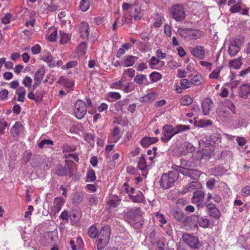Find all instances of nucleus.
I'll list each match as a JSON object with an SVG mask.
<instances>
[{
	"label": "nucleus",
	"mask_w": 250,
	"mask_h": 250,
	"mask_svg": "<svg viewBox=\"0 0 250 250\" xmlns=\"http://www.w3.org/2000/svg\"><path fill=\"white\" fill-rule=\"evenodd\" d=\"M189 129V126L186 125H177L175 127H173L171 125H165L163 128L164 135L161 137V140L164 142H167L174 135Z\"/></svg>",
	"instance_id": "obj_1"
},
{
	"label": "nucleus",
	"mask_w": 250,
	"mask_h": 250,
	"mask_svg": "<svg viewBox=\"0 0 250 250\" xmlns=\"http://www.w3.org/2000/svg\"><path fill=\"white\" fill-rule=\"evenodd\" d=\"M178 179V173L169 171L167 174L164 173L161 178L160 185L165 189H168L172 186Z\"/></svg>",
	"instance_id": "obj_2"
},
{
	"label": "nucleus",
	"mask_w": 250,
	"mask_h": 250,
	"mask_svg": "<svg viewBox=\"0 0 250 250\" xmlns=\"http://www.w3.org/2000/svg\"><path fill=\"white\" fill-rule=\"evenodd\" d=\"M169 13L171 17L177 21H182L186 18V13L183 5L176 4L170 9Z\"/></svg>",
	"instance_id": "obj_3"
},
{
	"label": "nucleus",
	"mask_w": 250,
	"mask_h": 250,
	"mask_svg": "<svg viewBox=\"0 0 250 250\" xmlns=\"http://www.w3.org/2000/svg\"><path fill=\"white\" fill-rule=\"evenodd\" d=\"M177 33L182 38L188 40H196L203 35V32L199 30L182 28H179L177 30Z\"/></svg>",
	"instance_id": "obj_4"
},
{
	"label": "nucleus",
	"mask_w": 250,
	"mask_h": 250,
	"mask_svg": "<svg viewBox=\"0 0 250 250\" xmlns=\"http://www.w3.org/2000/svg\"><path fill=\"white\" fill-rule=\"evenodd\" d=\"M139 213L137 210L131 209L124 214L125 220L136 229H139L142 226V224L138 222Z\"/></svg>",
	"instance_id": "obj_5"
},
{
	"label": "nucleus",
	"mask_w": 250,
	"mask_h": 250,
	"mask_svg": "<svg viewBox=\"0 0 250 250\" xmlns=\"http://www.w3.org/2000/svg\"><path fill=\"white\" fill-rule=\"evenodd\" d=\"M182 238L183 241L191 249H198L202 245L198 238L194 235L185 233L183 234Z\"/></svg>",
	"instance_id": "obj_6"
},
{
	"label": "nucleus",
	"mask_w": 250,
	"mask_h": 250,
	"mask_svg": "<svg viewBox=\"0 0 250 250\" xmlns=\"http://www.w3.org/2000/svg\"><path fill=\"white\" fill-rule=\"evenodd\" d=\"M87 112L86 103L83 100H78L75 104L74 114L79 119H82Z\"/></svg>",
	"instance_id": "obj_7"
},
{
	"label": "nucleus",
	"mask_w": 250,
	"mask_h": 250,
	"mask_svg": "<svg viewBox=\"0 0 250 250\" xmlns=\"http://www.w3.org/2000/svg\"><path fill=\"white\" fill-rule=\"evenodd\" d=\"M205 198L204 192L200 190H195L191 198L192 202L196 204L198 207L201 206Z\"/></svg>",
	"instance_id": "obj_8"
},
{
	"label": "nucleus",
	"mask_w": 250,
	"mask_h": 250,
	"mask_svg": "<svg viewBox=\"0 0 250 250\" xmlns=\"http://www.w3.org/2000/svg\"><path fill=\"white\" fill-rule=\"evenodd\" d=\"M206 207L208 210V214L210 216L216 219H218L220 218L221 212L214 204L209 203L207 204Z\"/></svg>",
	"instance_id": "obj_9"
},
{
	"label": "nucleus",
	"mask_w": 250,
	"mask_h": 250,
	"mask_svg": "<svg viewBox=\"0 0 250 250\" xmlns=\"http://www.w3.org/2000/svg\"><path fill=\"white\" fill-rule=\"evenodd\" d=\"M192 167V163L188 161L185 159H181L180 161V165L177 166L173 165L172 168L175 169L177 172V173L180 172V171L182 170H188L191 169L190 167Z\"/></svg>",
	"instance_id": "obj_10"
},
{
	"label": "nucleus",
	"mask_w": 250,
	"mask_h": 250,
	"mask_svg": "<svg viewBox=\"0 0 250 250\" xmlns=\"http://www.w3.org/2000/svg\"><path fill=\"white\" fill-rule=\"evenodd\" d=\"M190 52L194 56L200 60L203 59L205 56L204 47L200 45L192 48Z\"/></svg>",
	"instance_id": "obj_11"
},
{
	"label": "nucleus",
	"mask_w": 250,
	"mask_h": 250,
	"mask_svg": "<svg viewBox=\"0 0 250 250\" xmlns=\"http://www.w3.org/2000/svg\"><path fill=\"white\" fill-rule=\"evenodd\" d=\"M180 173L195 180L199 178L201 175V172L199 170L192 168L188 170H182L181 171H180Z\"/></svg>",
	"instance_id": "obj_12"
},
{
	"label": "nucleus",
	"mask_w": 250,
	"mask_h": 250,
	"mask_svg": "<svg viewBox=\"0 0 250 250\" xmlns=\"http://www.w3.org/2000/svg\"><path fill=\"white\" fill-rule=\"evenodd\" d=\"M110 236V227L108 226H104L102 228V229L98 236V238H100L103 239H106L108 240H109Z\"/></svg>",
	"instance_id": "obj_13"
},
{
	"label": "nucleus",
	"mask_w": 250,
	"mask_h": 250,
	"mask_svg": "<svg viewBox=\"0 0 250 250\" xmlns=\"http://www.w3.org/2000/svg\"><path fill=\"white\" fill-rule=\"evenodd\" d=\"M120 137V129L119 127L116 126L113 129L112 135L108 138L109 142L116 143Z\"/></svg>",
	"instance_id": "obj_14"
},
{
	"label": "nucleus",
	"mask_w": 250,
	"mask_h": 250,
	"mask_svg": "<svg viewBox=\"0 0 250 250\" xmlns=\"http://www.w3.org/2000/svg\"><path fill=\"white\" fill-rule=\"evenodd\" d=\"M212 102L210 99H207L202 103V112L204 115H208L209 113Z\"/></svg>",
	"instance_id": "obj_15"
},
{
	"label": "nucleus",
	"mask_w": 250,
	"mask_h": 250,
	"mask_svg": "<svg viewBox=\"0 0 250 250\" xmlns=\"http://www.w3.org/2000/svg\"><path fill=\"white\" fill-rule=\"evenodd\" d=\"M158 141L157 137H144L141 142L142 146L144 147H146L152 144L156 143Z\"/></svg>",
	"instance_id": "obj_16"
},
{
	"label": "nucleus",
	"mask_w": 250,
	"mask_h": 250,
	"mask_svg": "<svg viewBox=\"0 0 250 250\" xmlns=\"http://www.w3.org/2000/svg\"><path fill=\"white\" fill-rule=\"evenodd\" d=\"M216 113L218 115L224 120H227L230 117L229 111L225 108H221L217 109Z\"/></svg>",
	"instance_id": "obj_17"
},
{
	"label": "nucleus",
	"mask_w": 250,
	"mask_h": 250,
	"mask_svg": "<svg viewBox=\"0 0 250 250\" xmlns=\"http://www.w3.org/2000/svg\"><path fill=\"white\" fill-rule=\"evenodd\" d=\"M250 93V85L247 84L242 85L239 89V96L242 98L246 97Z\"/></svg>",
	"instance_id": "obj_18"
},
{
	"label": "nucleus",
	"mask_w": 250,
	"mask_h": 250,
	"mask_svg": "<svg viewBox=\"0 0 250 250\" xmlns=\"http://www.w3.org/2000/svg\"><path fill=\"white\" fill-rule=\"evenodd\" d=\"M138 60V57L132 55H128L123 62V65L125 67H129L133 66L136 61Z\"/></svg>",
	"instance_id": "obj_19"
},
{
	"label": "nucleus",
	"mask_w": 250,
	"mask_h": 250,
	"mask_svg": "<svg viewBox=\"0 0 250 250\" xmlns=\"http://www.w3.org/2000/svg\"><path fill=\"white\" fill-rule=\"evenodd\" d=\"M89 25L87 23L83 22L81 23L79 31L81 36L85 38L88 37L89 34Z\"/></svg>",
	"instance_id": "obj_20"
},
{
	"label": "nucleus",
	"mask_w": 250,
	"mask_h": 250,
	"mask_svg": "<svg viewBox=\"0 0 250 250\" xmlns=\"http://www.w3.org/2000/svg\"><path fill=\"white\" fill-rule=\"evenodd\" d=\"M201 187V185L198 181H192L190 184L187 186L186 189L183 190V193H186L187 192L192 191L194 189H199Z\"/></svg>",
	"instance_id": "obj_21"
},
{
	"label": "nucleus",
	"mask_w": 250,
	"mask_h": 250,
	"mask_svg": "<svg viewBox=\"0 0 250 250\" xmlns=\"http://www.w3.org/2000/svg\"><path fill=\"white\" fill-rule=\"evenodd\" d=\"M135 195L129 194L130 199L134 202H142L144 199V196L143 193L140 191H138Z\"/></svg>",
	"instance_id": "obj_22"
},
{
	"label": "nucleus",
	"mask_w": 250,
	"mask_h": 250,
	"mask_svg": "<svg viewBox=\"0 0 250 250\" xmlns=\"http://www.w3.org/2000/svg\"><path fill=\"white\" fill-rule=\"evenodd\" d=\"M196 220H198V215H191L189 217H184L183 220H182L183 223L184 225H192L193 223L192 221L194 222H196Z\"/></svg>",
	"instance_id": "obj_23"
},
{
	"label": "nucleus",
	"mask_w": 250,
	"mask_h": 250,
	"mask_svg": "<svg viewBox=\"0 0 250 250\" xmlns=\"http://www.w3.org/2000/svg\"><path fill=\"white\" fill-rule=\"evenodd\" d=\"M240 48L229 43V46L228 49V53L230 57L235 56L239 52Z\"/></svg>",
	"instance_id": "obj_24"
},
{
	"label": "nucleus",
	"mask_w": 250,
	"mask_h": 250,
	"mask_svg": "<svg viewBox=\"0 0 250 250\" xmlns=\"http://www.w3.org/2000/svg\"><path fill=\"white\" fill-rule=\"evenodd\" d=\"M244 42V38L243 37H239L232 38V39L229 42V43L240 48V47L243 44Z\"/></svg>",
	"instance_id": "obj_25"
},
{
	"label": "nucleus",
	"mask_w": 250,
	"mask_h": 250,
	"mask_svg": "<svg viewBox=\"0 0 250 250\" xmlns=\"http://www.w3.org/2000/svg\"><path fill=\"white\" fill-rule=\"evenodd\" d=\"M242 64V58L239 57L237 59L231 61L229 62V65L231 67L235 69H239Z\"/></svg>",
	"instance_id": "obj_26"
},
{
	"label": "nucleus",
	"mask_w": 250,
	"mask_h": 250,
	"mask_svg": "<svg viewBox=\"0 0 250 250\" xmlns=\"http://www.w3.org/2000/svg\"><path fill=\"white\" fill-rule=\"evenodd\" d=\"M143 15V11L141 10V7L139 6H136L133 13L134 20L136 21L141 19Z\"/></svg>",
	"instance_id": "obj_27"
},
{
	"label": "nucleus",
	"mask_w": 250,
	"mask_h": 250,
	"mask_svg": "<svg viewBox=\"0 0 250 250\" xmlns=\"http://www.w3.org/2000/svg\"><path fill=\"white\" fill-rule=\"evenodd\" d=\"M23 129L22 124L20 122H17L11 129V132L18 135Z\"/></svg>",
	"instance_id": "obj_28"
},
{
	"label": "nucleus",
	"mask_w": 250,
	"mask_h": 250,
	"mask_svg": "<svg viewBox=\"0 0 250 250\" xmlns=\"http://www.w3.org/2000/svg\"><path fill=\"white\" fill-rule=\"evenodd\" d=\"M109 240L106 239H101L98 238L97 240V248L98 250H101L104 248L109 243Z\"/></svg>",
	"instance_id": "obj_29"
},
{
	"label": "nucleus",
	"mask_w": 250,
	"mask_h": 250,
	"mask_svg": "<svg viewBox=\"0 0 250 250\" xmlns=\"http://www.w3.org/2000/svg\"><path fill=\"white\" fill-rule=\"evenodd\" d=\"M67 168L66 167L59 166L56 167L55 173L59 176H64L67 174Z\"/></svg>",
	"instance_id": "obj_30"
},
{
	"label": "nucleus",
	"mask_w": 250,
	"mask_h": 250,
	"mask_svg": "<svg viewBox=\"0 0 250 250\" xmlns=\"http://www.w3.org/2000/svg\"><path fill=\"white\" fill-rule=\"evenodd\" d=\"M198 222L199 225L202 228H207L208 226L209 221L206 217H201L200 218L198 217Z\"/></svg>",
	"instance_id": "obj_31"
},
{
	"label": "nucleus",
	"mask_w": 250,
	"mask_h": 250,
	"mask_svg": "<svg viewBox=\"0 0 250 250\" xmlns=\"http://www.w3.org/2000/svg\"><path fill=\"white\" fill-rule=\"evenodd\" d=\"M90 2L89 0H82L80 4V8L83 11H86L89 8Z\"/></svg>",
	"instance_id": "obj_32"
},
{
	"label": "nucleus",
	"mask_w": 250,
	"mask_h": 250,
	"mask_svg": "<svg viewBox=\"0 0 250 250\" xmlns=\"http://www.w3.org/2000/svg\"><path fill=\"white\" fill-rule=\"evenodd\" d=\"M192 102V99L188 95H185L180 100V103L183 105H188Z\"/></svg>",
	"instance_id": "obj_33"
},
{
	"label": "nucleus",
	"mask_w": 250,
	"mask_h": 250,
	"mask_svg": "<svg viewBox=\"0 0 250 250\" xmlns=\"http://www.w3.org/2000/svg\"><path fill=\"white\" fill-rule=\"evenodd\" d=\"M145 80H146V76L143 74L137 75L134 78V82L140 85L144 83Z\"/></svg>",
	"instance_id": "obj_34"
},
{
	"label": "nucleus",
	"mask_w": 250,
	"mask_h": 250,
	"mask_svg": "<svg viewBox=\"0 0 250 250\" xmlns=\"http://www.w3.org/2000/svg\"><path fill=\"white\" fill-rule=\"evenodd\" d=\"M44 69H40L35 73L34 81H42L44 76Z\"/></svg>",
	"instance_id": "obj_35"
},
{
	"label": "nucleus",
	"mask_w": 250,
	"mask_h": 250,
	"mask_svg": "<svg viewBox=\"0 0 250 250\" xmlns=\"http://www.w3.org/2000/svg\"><path fill=\"white\" fill-rule=\"evenodd\" d=\"M88 234L91 238H95L98 234L97 228L93 226H91L88 229Z\"/></svg>",
	"instance_id": "obj_36"
},
{
	"label": "nucleus",
	"mask_w": 250,
	"mask_h": 250,
	"mask_svg": "<svg viewBox=\"0 0 250 250\" xmlns=\"http://www.w3.org/2000/svg\"><path fill=\"white\" fill-rule=\"evenodd\" d=\"M41 160L40 156L39 155H35L33 156L31 159V162L30 163L32 167H37L39 164L40 163Z\"/></svg>",
	"instance_id": "obj_37"
},
{
	"label": "nucleus",
	"mask_w": 250,
	"mask_h": 250,
	"mask_svg": "<svg viewBox=\"0 0 250 250\" xmlns=\"http://www.w3.org/2000/svg\"><path fill=\"white\" fill-rule=\"evenodd\" d=\"M44 94V91L42 89H39L37 91V92L35 94L36 98V103H39L42 101Z\"/></svg>",
	"instance_id": "obj_38"
},
{
	"label": "nucleus",
	"mask_w": 250,
	"mask_h": 250,
	"mask_svg": "<svg viewBox=\"0 0 250 250\" xmlns=\"http://www.w3.org/2000/svg\"><path fill=\"white\" fill-rule=\"evenodd\" d=\"M174 218L178 222H181L184 218L183 213L181 211H174L173 213Z\"/></svg>",
	"instance_id": "obj_39"
},
{
	"label": "nucleus",
	"mask_w": 250,
	"mask_h": 250,
	"mask_svg": "<svg viewBox=\"0 0 250 250\" xmlns=\"http://www.w3.org/2000/svg\"><path fill=\"white\" fill-rule=\"evenodd\" d=\"M150 80L153 82H157L162 78V75L157 72H153L149 75Z\"/></svg>",
	"instance_id": "obj_40"
},
{
	"label": "nucleus",
	"mask_w": 250,
	"mask_h": 250,
	"mask_svg": "<svg viewBox=\"0 0 250 250\" xmlns=\"http://www.w3.org/2000/svg\"><path fill=\"white\" fill-rule=\"evenodd\" d=\"M60 199L55 198L54 202V207L53 209L54 211L56 213L58 212L61 208L62 204L60 203Z\"/></svg>",
	"instance_id": "obj_41"
},
{
	"label": "nucleus",
	"mask_w": 250,
	"mask_h": 250,
	"mask_svg": "<svg viewBox=\"0 0 250 250\" xmlns=\"http://www.w3.org/2000/svg\"><path fill=\"white\" fill-rule=\"evenodd\" d=\"M146 167L147 166L146 160L143 156H142L139 160L138 167L140 169L144 170L146 168Z\"/></svg>",
	"instance_id": "obj_42"
},
{
	"label": "nucleus",
	"mask_w": 250,
	"mask_h": 250,
	"mask_svg": "<svg viewBox=\"0 0 250 250\" xmlns=\"http://www.w3.org/2000/svg\"><path fill=\"white\" fill-rule=\"evenodd\" d=\"M86 50V44L84 42H82L77 47L78 52L80 53L81 55L85 54Z\"/></svg>",
	"instance_id": "obj_43"
},
{
	"label": "nucleus",
	"mask_w": 250,
	"mask_h": 250,
	"mask_svg": "<svg viewBox=\"0 0 250 250\" xmlns=\"http://www.w3.org/2000/svg\"><path fill=\"white\" fill-rule=\"evenodd\" d=\"M32 83V79L29 76H25L22 81V84L25 87L30 88Z\"/></svg>",
	"instance_id": "obj_44"
},
{
	"label": "nucleus",
	"mask_w": 250,
	"mask_h": 250,
	"mask_svg": "<svg viewBox=\"0 0 250 250\" xmlns=\"http://www.w3.org/2000/svg\"><path fill=\"white\" fill-rule=\"evenodd\" d=\"M202 77L201 76L196 75L191 79V84L195 85H199L201 84Z\"/></svg>",
	"instance_id": "obj_45"
},
{
	"label": "nucleus",
	"mask_w": 250,
	"mask_h": 250,
	"mask_svg": "<svg viewBox=\"0 0 250 250\" xmlns=\"http://www.w3.org/2000/svg\"><path fill=\"white\" fill-rule=\"evenodd\" d=\"M210 140L215 144H218L221 142V136L220 134L214 133L210 136Z\"/></svg>",
	"instance_id": "obj_46"
},
{
	"label": "nucleus",
	"mask_w": 250,
	"mask_h": 250,
	"mask_svg": "<svg viewBox=\"0 0 250 250\" xmlns=\"http://www.w3.org/2000/svg\"><path fill=\"white\" fill-rule=\"evenodd\" d=\"M180 84L184 88H189L192 85L191 80L189 81L186 79H183L181 80Z\"/></svg>",
	"instance_id": "obj_47"
},
{
	"label": "nucleus",
	"mask_w": 250,
	"mask_h": 250,
	"mask_svg": "<svg viewBox=\"0 0 250 250\" xmlns=\"http://www.w3.org/2000/svg\"><path fill=\"white\" fill-rule=\"evenodd\" d=\"M220 72V68H216L209 75V78L212 79H216L218 78Z\"/></svg>",
	"instance_id": "obj_48"
},
{
	"label": "nucleus",
	"mask_w": 250,
	"mask_h": 250,
	"mask_svg": "<svg viewBox=\"0 0 250 250\" xmlns=\"http://www.w3.org/2000/svg\"><path fill=\"white\" fill-rule=\"evenodd\" d=\"M53 145V142L49 139H44L43 140H42L40 143L39 144L38 146L40 148H43V146L45 145Z\"/></svg>",
	"instance_id": "obj_49"
},
{
	"label": "nucleus",
	"mask_w": 250,
	"mask_h": 250,
	"mask_svg": "<svg viewBox=\"0 0 250 250\" xmlns=\"http://www.w3.org/2000/svg\"><path fill=\"white\" fill-rule=\"evenodd\" d=\"M87 177L91 182L95 181L96 177L94 170L93 169L89 170L87 173Z\"/></svg>",
	"instance_id": "obj_50"
},
{
	"label": "nucleus",
	"mask_w": 250,
	"mask_h": 250,
	"mask_svg": "<svg viewBox=\"0 0 250 250\" xmlns=\"http://www.w3.org/2000/svg\"><path fill=\"white\" fill-rule=\"evenodd\" d=\"M226 106L233 113L235 114V106L234 104L229 100L226 101Z\"/></svg>",
	"instance_id": "obj_51"
},
{
	"label": "nucleus",
	"mask_w": 250,
	"mask_h": 250,
	"mask_svg": "<svg viewBox=\"0 0 250 250\" xmlns=\"http://www.w3.org/2000/svg\"><path fill=\"white\" fill-rule=\"evenodd\" d=\"M60 35H61V40L60 42L62 44H64L67 42L69 40V37L68 35L64 33H62L60 31Z\"/></svg>",
	"instance_id": "obj_52"
},
{
	"label": "nucleus",
	"mask_w": 250,
	"mask_h": 250,
	"mask_svg": "<svg viewBox=\"0 0 250 250\" xmlns=\"http://www.w3.org/2000/svg\"><path fill=\"white\" fill-rule=\"evenodd\" d=\"M241 9V7L240 3H237L233 5L230 9V11L232 13H235L239 12Z\"/></svg>",
	"instance_id": "obj_53"
},
{
	"label": "nucleus",
	"mask_w": 250,
	"mask_h": 250,
	"mask_svg": "<svg viewBox=\"0 0 250 250\" xmlns=\"http://www.w3.org/2000/svg\"><path fill=\"white\" fill-rule=\"evenodd\" d=\"M12 15L10 13H7L2 19L1 22L4 24H7L10 22Z\"/></svg>",
	"instance_id": "obj_54"
},
{
	"label": "nucleus",
	"mask_w": 250,
	"mask_h": 250,
	"mask_svg": "<svg viewBox=\"0 0 250 250\" xmlns=\"http://www.w3.org/2000/svg\"><path fill=\"white\" fill-rule=\"evenodd\" d=\"M31 156L32 153L30 152L26 151L23 153V160L26 164L31 159Z\"/></svg>",
	"instance_id": "obj_55"
},
{
	"label": "nucleus",
	"mask_w": 250,
	"mask_h": 250,
	"mask_svg": "<svg viewBox=\"0 0 250 250\" xmlns=\"http://www.w3.org/2000/svg\"><path fill=\"white\" fill-rule=\"evenodd\" d=\"M135 73V71L132 68L127 69L124 71V74L127 75L130 78H132L134 77Z\"/></svg>",
	"instance_id": "obj_56"
},
{
	"label": "nucleus",
	"mask_w": 250,
	"mask_h": 250,
	"mask_svg": "<svg viewBox=\"0 0 250 250\" xmlns=\"http://www.w3.org/2000/svg\"><path fill=\"white\" fill-rule=\"evenodd\" d=\"M156 217L161 223L165 224L167 223V220L163 214L157 213L156 215Z\"/></svg>",
	"instance_id": "obj_57"
},
{
	"label": "nucleus",
	"mask_w": 250,
	"mask_h": 250,
	"mask_svg": "<svg viewBox=\"0 0 250 250\" xmlns=\"http://www.w3.org/2000/svg\"><path fill=\"white\" fill-rule=\"evenodd\" d=\"M57 37V30L54 31L48 37V40L50 42H54L56 41Z\"/></svg>",
	"instance_id": "obj_58"
},
{
	"label": "nucleus",
	"mask_w": 250,
	"mask_h": 250,
	"mask_svg": "<svg viewBox=\"0 0 250 250\" xmlns=\"http://www.w3.org/2000/svg\"><path fill=\"white\" fill-rule=\"evenodd\" d=\"M162 17L160 16H158L156 19V21L154 23L153 26L156 28L160 27L162 24Z\"/></svg>",
	"instance_id": "obj_59"
},
{
	"label": "nucleus",
	"mask_w": 250,
	"mask_h": 250,
	"mask_svg": "<svg viewBox=\"0 0 250 250\" xmlns=\"http://www.w3.org/2000/svg\"><path fill=\"white\" fill-rule=\"evenodd\" d=\"M250 194V187L246 186L244 187L242 191V195L243 196H247Z\"/></svg>",
	"instance_id": "obj_60"
},
{
	"label": "nucleus",
	"mask_w": 250,
	"mask_h": 250,
	"mask_svg": "<svg viewBox=\"0 0 250 250\" xmlns=\"http://www.w3.org/2000/svg\"><path fill=\"white\" fill-rule=\"evenodd\" d=\"M31 51L34 54H38L41 51L40 46L38 44H36L31 48Z\"/></svg>",
	"instance_id": "obj_61"
},
{
	"label": "nucleus",
	"mask_w": 250,
	"mask_h": 250,
	"mask_svg": "<svg viewBox=\"0 0 250 250\" xmlns=\"http://www.w3.org/2000/svg\"><path fill=\"white\" fill-rule=\"evenodd\" d=\"M123 85L124 84L123 83V82L120 80L118 82L112 83L111 84V87L114 88H121L123 87Z\"/></svg>",
	"instance_id": "obj_62"
},
{
	"label": "nucleus",
	"mask_w": 250,
	"mask_h": 250,
	"mask_svg": "<svg viewBox=\"0 0 250 250\" xmlns=\"http://www.w3.org/2000/svg\"><path fill=\"white\" fill-rule=\"evenodd\" d=\"M53 58L52 56L49 53L47 55L43 56L42 58V60L47 62H50L53 61Z\"/></svg>",
	"instance_id": "obj_63"
},
{
	"label": "nucleus",
	"mask_w": 250,
	"mask_h": 250,
	"mask_svg": "<svg viewBox=\"0 0 250 250\" xmlns=\"http://www.w3.org/2000/svg\"><path fill=\"white\" fill-rule=\"evenodd\" d=\"M215 182L216 180L214 179H212L207 182L206 185L208 188L212 189L214 187Z\"/></svg>",
	"instance_id": "obj_64"
}]
</instances>
